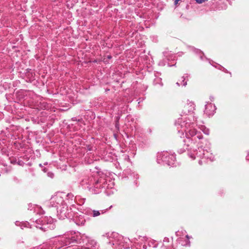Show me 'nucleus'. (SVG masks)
Instances as JSON below:
<instances>
[{
	"mask_svg": "<svg viewBox=\"0 0 249 249\" xmlns=\"http://www.w3.org/2000/svg\"><path fill=\"white\" fill-rule=\"evenodd\" d=\"M186 85V82H185L184 84H183V85L184 86H185Z\"/></svg>",
	"mask_w": 249,
	"mask_h": 249,
	"instance_id": "4",
	"label": "nucleus"
},
{
	"mask_svg": "<svg viewBox=\"0 0 249 249\" xmlns=\"http://www.w3.org/2000/svg\"><path fill=\"white\" fill-rule=\"evenodd\" d=\"M107 57H108V58H111V56H110V55H108V56H107Z\"/></svg>",
	"mask_w": 249,
	"mask_h": 249,
	"instance_id": "3",
	"label": "nucleus"
},
{
	"mask_svg": "<svg viewBox=\"0 0 249 249\" xmlns=\"http://www.w3.org/2000/svg\"><path fill=\"white\" fill-rule=\"evenodd\" d=\"M100 215V213L99 211H94L93 212V216H96Z\"/></svg>",
	"mask_w": 249,
	"mask_h": 249,
	"instance_id": "2",
	"label": "nucleus"
},
{
	"mask_svg": "<svg viewBox=\"0 0 249 249\" xmlns=\"http://www.w3.org/2000/svg\"><path fill=\"white\" fill-rule=\"evenodd\" d=\"M196 2L198 3H202L205 1H206L207 0H195Z\"/></svg>",
	"mask_w": 249,
	"mask_h": 249,
	"instance_id": "1",
	"label": "nucleus"
}]
</instances>
